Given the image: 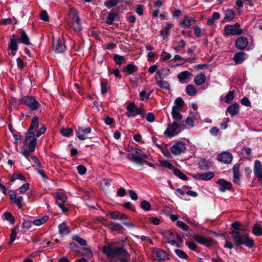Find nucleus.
<instances>
[{
  "instance_id": "38",
  "label": "nucleus",
  "mask_w": 262,
  "mask_h": 262,
  "mask_svg": "<svg viewBox=\"0 0 262 262\" xmlns=\"http://www.w3.org/2000/svg\"><path fill=\"white\" fill-rule=\"evenodd\" d=\"M69 15L71 19L70 20H77L80 18L78 14V12L73 8H70Z\"/></svg>"
},
{
  "instance_id": "60",
  "label": "nucleus",
  "mask_w": 262,
  "mask_h": 262,
  "mask_svg": "<svg viewBox=\"0 0 262 262\" xmlns=\"http://www.w3.org/2000/svg\"><path fill=\"white\" fill-rule=\"evenodd\" d=\"M31 227V222L29 221H25L21 226L22 228L24 230V231L25 232L27 230H28Z\"/></svg>"
},
{
  "instance_id": "61",
  "label": "nucleus",
  "mask_w": 262,
  "mask_h": 262,
  "mask_svg": "<svg viewBox=\"0 0 262 262\" xmlns=\"http://www.w3.org/2000/svg\"><path fill=\"white\" fill-rule=\"evenodd\" d=\"M144 10V6L142 5H138L136 8V12L139 15H142L143 14V11Z\"/></svg>"
},
{
  "instance_id": "11",
  "label": "nucleus",
  "mask_w": 262,
  "mask_h": 262,
  "mask_svg": "<svg viewBox=\"0 0 262 262\" xmlns=\"http://www.w3.org/2000/svg\"><path fill=\"white\" fill-rule=\"evenodd\" d=\"M91 128L90 127L85 128L79 127L76 130V136L79 140H84L88 138V135L91 133Z\"/></svg>"
},
{
  "instance_id": "26",
  "label": "nucleus",
  "mask_w": 262,
  "mask_h": 262,
  "mask_svg": "<svg viewBox=\"0 0 262 262\" xmlns=\"http://www.w3.org/2000/svg\"><path fill=\"white\" fill-rule=\"evenodd\" d=\"M198 165L201 170H207L211 166V163L209 160L201 158L199 161Z\"/></svg>"
},
{
  "instance_id": "55",
  "label": "nucleus",
  "mask_w": 262,
  "mask_h": 262,
  "mask_svg": "<svg viewBox=\"0 0 262 262\" xmlns=\"http://www.w3.org/2000/svg\"><path fill=\"white\" fill-rule=\"evenodd\" d=\"M23 198L22 196H19L16 198V199L13 201V202L16 204L17 206L19 209H21L23 207Z\"/></svg>"
},
{
  "instance_id": "27",
  "label": "nucleus",
  "mask_w": 262,
  "mask_h": 262,
  "mask_svg": "<svg viewBox=\"0 0 262 262\" xmlns=\"http://www.w3.org/2000/svg\"><path fill=\"white\" fill-rule=\"evenodd\" d=\"M136 107V104L134 102H130L129 103L127 107H126V110L127 112L126 113V116L128 117H135L136 116V113L135 111L134 110V108Z\"/></svg>"
},
{
  "instance_id": "53",
  "label": "nucleus",
  "mask_w": 262,
  "mask_h": 262,
  "mask_svg": "<svg viewBox=\"0 0 262 262\" xmlns=\"http://www.w3.org/2000/svg\"><path fill=\"white\" fill-rule=\"evenodd\" d=\"M6 220L10 222L11 224H13L14 223V218L13 215L9 212H5L4 214Z\"/></svg>"
},
{
  "instance_id": "17",
  "label": "nucleus",
  "mask_w": 262,
  "mask_h": 262,
  "mask_svg": "<svg viewBox=\"0 0 262 262\" xmlns=\"http://www.w3.org/2000/svg\"><path fill=\"white\" fill-rule=\"evenodd\" d=\"M217 183L220 185L219 189L221 192H225L226 190H230L231 188L232 184L231 182L227 181L225 179H219Z\"/></svg>"
},
{
  "instance_id": "62",
  "label": "nucleus",
  "mask_w": 262,
  "mask_h": 262,
  "mask_svg": "<svg viewBox=\"0 0 262 262\" xmlns=\"http://www.w3.org/2000/svg\"><path fill=\"white\" fill-rule=\"evenodd\" d=\"M185 122L186 123V125H188V127H192L194 125V120L192 117H188L185 120Z\"/></svg>"
},
{
  "instance_id": "46",
  "label": "nucleus",
  "mask_w": 262,
  "mask_h": 262,
  "mask_svg": "<svg viewBox=\"0 0 262 262\" xmlns=\"http://www.w3.org/2000/svg\"><path fill=\"white\" fill-rule=\"evenodd\" d=\"M38 127V119L37 117H33L32 119L31 125L29 128L30 130H33Z\"/></svg>"
},
{
  "instance_id": "31",
  "label": "nucleus",
  "mask_w": 262,
  "mask_h": 262,
  "mask_svg": "<svg viewBox=\"0 0 262 262\" xmlns=\"http://www.w3.org/2000/svg\"><path fill=\"white\" fill-rule=\"evenodd\" d=\"M163 236L167 241L171 240L173 238L179 239L180 236L170 230L164 231L163 233Z\"/></svg>"
},
{
  "instance_id": "1",
  "label": "nucleus",
  "mask_w": 262,
  "mask_h": 262,
  "mask_svg": "<svg viewBox=\"0 0 262 262\" xmlns=\"http://www.w3.org/2000/svg\"><path fill=\"white\" fill-rule=\"evenodd\" d=\"M125 241H119L114 242L113 244L118 247H113V245H108L102 249V252L108 257L115 258L116 256L123 257H129L130 255L127 250L124 247Z\"/></svg>"
},
{
  "instance_id": "52",
  "label": "nucleus",
  "mask_w": 262,
  "mask_h": 262,
  "mask_svg": "<svg viewBox=\"0 0 262 262\" xmlns=\"http://www.w3.org/2000/svg\"><path fill=\"white\" fill-rule=\"evenodd\" d=\"M171 57V55H170V54L164 51L161 53L160 60L162 61H165L169 59Z\"/></svg>"
},
{
  "instance_id": "32",
  "label": "nucleus",
  "mask_w": 262,
  "mask_h": 262,
  "mask_svg": "<svg viewBox=\"0 0 262 262\" xmlns=\"http://www.w3.org/2000/svg\"><path fill=\"white\" fill-rule=\"evenodd\" d=\"M206 81V76L203 73H200L194 79V82L197 85H201L204 83Z\"/></svg>"
},
{
  "instance_id": "58",
  "label": "nucleus",
  "mask_w": 262,
  "mask_h": 262,
  "mask_svg": "<svg viewBox=\"0 0 262 262\" xmlns=\"http://www.w3.org/2000/svg\"><path fill=\"white\" fill-rule=\"evenodd\" d=\"M177 225L178 227H179L182 229L187 231L189 229L188 226L184 222L181 221H178L177 222Z\"/></svg>"
},
{
  "instance_id": "59",
  "label": "nucleus",
  "mask_w": 262,
  "mask_h": 262,
  "mask_svg": "<svg viewBox=\"0 0 262 262\" xmlns=\"http://www.w3.org/2000/svg\"><path fill=\"white\" fill-rule=\"evenodd\" d=\"M186 46V42L184 40H181L179 42L177 46L174 48V50L176 52H178L181 49L185 48Z\"/></svg>"
},
{
  "instance_id": "25",
  "label": "nucleus",
  "mask_w": 262,
  "mask_h": 262,
  "mask_svg": "<svg viewBox=\"0 0 262 262\" xmlns=\"http://www.w3.org/2000/svg\"><path fill=\"white\" fill-rule=\"evenodd\" d=\"M80 20V19L77 20H69L68 23L69 27L73 28L76 31H80L82 27Z\"/></svg>"
},
{
  "instance_id": "39",
  "label": "nucleus",
  "mask_w": 262,
  "mask_h": 262,
  "mask_svg": "<svg viewBox=\"0 0 262 262\" xmlns=\"http://www.w3.org/2000/svg\"><path fill=\"white\" fill-rule=\"evenodd\" d=\"M186 92L189 96H194L197 94V90L192 84H189L186 86Z\"/></svg>"
},
{
  "instance_id": "16",
  "label": "nucleus",
  "mask_w": 262,
  "mask_h": 262,
  "mask_svg": "<svg viewBox=\"0 0 262 262\" xmlns=\"http://www.w3.org/2000/svg\"><path fill=\"white\" fill-rule=\"evenodd\" d=\"M248 45V40L246 37L244 36L238 37L235 41V46L239 50H244Z\"/></svg>"
},
{
  "instance_id": "28",
  "label": "nucleus",
  "mask_w": 262,
  "mask_h": 262,
  "mask_svg": "<svg viewBox=\"0 0 262 262\" xmlns=\"http://www.w3.org/2000/svg\"><path fill=\"white\" fill-rule=\"evenodd\" d=\"M59 233L60 235L63 236L69 234L70 232L69 228L64 222L60 224L58 226Z\"/></svg>"
},
{
  "instance_id": "63",
  "label": "nucleus",
  "mask_w": 262,
  "mask_h": 262,
  "mask_svg": "<svg viewBox=\"0 0 262 262\" xmlns=\"http://www.w3.org/2000/svg\"><path fill=\"white\" fill-rule=\"evenodd\" d=\"M30 188V184L29 183H25L23 184L18 188L20 193H24L28 190Z\"/></svg>"
},
{
  "instance_id": "7",
  "label": "nucleus",
  "mask_w": 262,
  "mask_h": 262,
  "mask_svg": "<svg viewBox=\"0 0 262 262\" xmlns=\"http://www.w3.org/2000/svg\"><path fill=\"white\" fill-rule=\"evenodd\" d=\"M54 195L56 198L57 204L59 207L62 210V212H68L69 210L68 209L64 206V203L67 201V196L61 192L55 193Z\"/></svg>"
},
{
  "instance_id": "3",
  "label": "nucleus",
  "mask_w": 262,
  "mask_h": 262,
  "mask_svg": "<svg viewBox=\"0 0 262 262\" xmlns=\"http://www.w3.org/2000/svg\"><path fill=\"white\" fill-rule=\"evenodd\" d=\"M130 152V154L127 155V158L136 164L142 165L144 164V160L147 159V156L139 148H132Z\"/></svg>"
},
{
  "instance_id": "18",
  "label": "nucleus",
  "mask_w": 262,
  "mask_h": 262,
  "mask_svg": "<svg viewBox=\"0 0 262 262\" xmlns=\"http://www.w3.org/2000/svg\"><path fill=\"white\" fill-rule=\"evenodd\" d=\"M170 73V70L167 68H163L160 70L157 71L155 79H164L169 75Z\"/></svg>"
},
{
  "instance_id": "4",
  "label": "nucleus",
  "mask_w": 262,
  "mask_h": 262,
  "mask_svg": "<svg viewBox=\"0 0 262 262\" xmlns=\"http://www.w3.org/2000/svg\"><path fill=\"white\" fill-rule=\"evenodd\" d=\"M19 104H24L31 111H36L40 107L39 103L31 96H24L18 100Z\"/></svg>"
},
{
  "instance_id": "51",
  "label": "nucleus",
  "mask_w": 262,
  "mask_h": 262,
  "mask_svg": "<svg viewBox=\"0 0 262 262\" xmlns=\"http://www.w3.org/2000/svg\"><path fill=\"white\" fill-rule=\"evenodd\" d=\"M174 252L176 254L181 258L187 259L188 258L187 254L180 249H176Z\"/></svg>"
},
{
  "instance_id": "36",
  "label": "nucleus",
  "mask_w": 262,
  "mask_h": 262,
  "mask_svg": "<svg viewBox=\"0 0 262 262\" xmlns=\"http://www.w3.org/2000/svg\"><path fill=\"white\" fill-rule=\"evenodd\" d=\"M191 75V73L188 71H183L180 73L178 75L179 81L183 83L184 81Z\"/></svg>"
},
{
  "instance_id": "54",
  "label": "nucleus",
  "mask_w": 262,
  "mask_h": 262,
  "mask_svg": "<svg viewBox=\"0 0 262 262\" xmlns=\"http://www.w3.org/2000/svg\"><path fill=\"white\" fill-rule=\"evenodd\" d=\"M141 206L142 209L146 211H149L151 209V205L147 201H143L141 202Z\"/></svg>"
},
{
  "instance_id": "47",
  "label": "nucleus",
  "mask_w": 262,
  "mask_h": 262,
  "mask_svg": "<svg viewBox=\"0 0 262 262\" xmlns=\"http://www.w3.org/2000/svg\"><path fill=\"white\" fill-rule=\"evenodd\" d=\"M173 173L176 176L183 180H186L187 179V176L179 169L175 168L174 169Z\"/></svg>"
},
{
  "instance_id": "43",
  "label": "nucleus",
  "mask_w": 262,
  "mask_h": 262,
  "mask_svg": "<svg viewBox=\"0 0 262 262\" xmlns=\"http://www.w3.org/2000/svg\"><path fill=\"white\" fill-rule=\"evenodd\" d=\"M28 144L29 150L30 152H33L35 150V146L37 144L36 138H34L31 140L29 142H26Z\"/></svg>"
},
{
  "instance_id": "19",
  "label": "nucleus",
  "mask_w": 262,
  "mask_h": 262,
  "mask_svg": "<svg viewBox=\"0 0 262 262\" xmlns=\"http://www.w3.org/2000/svg\"><path fill=\"white\" fill-rule=\"evenodd\" d=\"M155 81L157 85L161 89L164 90L166 92H170V86L168 81L164 80L163 79H155Z\"/></svg>"
},
{
  "instance_id": "33",
  "label": "nucleus",
  "mask_w": 262,
  "mask_h": 262,
  "mask_svg": "<svg viewBox=\"0 0 262 262\" xmlns=\"http://www.w3.org/2000/svg\"><path fill=\"white\" fill-rule=\"evenodd\" d=\"M20 39L19 40V42H21L26 45L29 46L31 43L30 41L29 38L26 33L24 31L20 32Z\"/></svg>"
},
{
  "instance_id": "30",
  "label": "nucleus",
  "mask_w": 262,
  "mask_h": 262,
  "mask_svg": "<svg viewBox=\"0 0 262 262\" xmlns=\"http://www.w3.org/2000/svg\"><path fill=\"white\" fill-rule=\"evenodd\" d=\"M245 53L243 52H237L234 54L233 60L236 64L241 63L245 60Z\"/></svg>"
},
{
  "instance_id": "14",
  "label": "nucleus",
  "mask_w": 262,
  "mask_h": 262,
  "mask_svg": "<svg viewBox=\"0 0 262 262\" xmlns=\"http://www.w3.org/2000/svg\"><path fill=\"white\" fill-rule=\"evenodd\" d=\"M232 155L228 152H223L219 155L217 160L221 162L229 164L232 161Z\"/></svg>"
},
{
  "instance_id": "5",
  "label": "nucleus",
  "mask_w": 262,
  "mask_h": 262,
  "mask_svg": "<svg viewBox=\"0 0 262 262\" xmlns=\"http://www.w3.org/2000/svg\"><path fill=\"white\" fill-rule=\"evenodd\" d=\"M239 27L238 23H235L233 25H227L224 28L225 34L227 35H239L243 32L242 29H239Z\"/></svg>"
},
{
  "instance_id": "49",
  "label": "nucleus",
  "mask_w": 262,
  "mask_h": 262,
  "mask_svg": "<svg viewBox=\"0 0 262 262\" xmlns=\"http://www.w3.org/2000/svg\"><path fill=\"white\" fill-rule=\"evenodd\" d=\"M72 239L77 241L80 245L84 246L86 244V241L82 238H81L77 235H74L72 236Z\"/></svg>"
},
{
  "instance_id": "22",
  "label": "nucleus",
  "mask_w": 262,
  "mask_h": 262,
  "mask_svg": "<svg viewBox=\"0 0 262 262\" xmlns=\"http://www.w3.org/2000/svg\"><path fill=\"white\" fill-rule=\"evenodd\" d=\"M239 106L237 103L230 105L226 110V112L229 113L232 116L237 115L239 113Z\"/></svg>"
},
{
  "instance_id": "10",
  "label": "nucleus",
  "mask_w": 262,
  "mask_h": 262,
  "mask_svg": "<svg viewBox=\"0 0 262 262\" xmlns=\"http://www.w3.org/2000/svg\"><path fill=\"white\" fill-rule=\"evenodd\" d=\"M18 42L19 43V41L17 38V36L13 34L11 36L10 41L8 46V49L12 51L10 54L12 56L15 55L16 51L18 49Z\"/></svg>"
},
{
  "instance_id": "2",
  "label": "nucleus",
  "mask_w": 262,
  "mask_h": 262,
  "mask_svg": "<svg viewBox=\"0 0 262 262\" xmlns=\"http://www.w3.org/2000/svg\"><path fill=\"white\" fill-rule=\"evenodd\" d=\"M230 233L236 246L245 245L250 248L253 247L254 246V241L249 237L248 234L245 231H242V230H233Z\"/></svg>"
},
{
  "instance_id": "44",
  "label": "nucleus",
  "mask_w": 262,
  "mask_h": 262,
  "mask_svg": "<svg viewBox=\"0 0 262 262\" xmlns=\"http://www.w3.org/2000/svg\"><path fill=\"white\" fill-rule=\"evenodd\" d=\"M119 3V0H106L104 6L108 9L116 6Z\"/></svg>"
},
{
  "instance_id": "45",
  "label": "nucleus",
  "mask_w": 262,
  "mask_h": 262,
  "mask_svg": "<svg viewBox=\"0 0 262 262\" xmlns=\"http://www.w3.org/2000/svg\"><path fill=\"white\" fill-rule=\"evenodd\" d=\"M114 60L116 63L118 65H121L125 62V58L123 56L118 54H115L114 56Z\"/></svg>"
},
{
  "instance_id": "21",
  "label": "nucleus",
  "mask_w": 262,
  "mask_h": 262,
  "mask_svg": "<svg viewBox=\"0 0 262 262\" xmlns=\"http://www.w3.org/2000/svg\"><path fill=\"white\" fill-rule=\"evenodd\" d=\"M214 176V173L212 171H209L202 174H198L194 176V178L197 180L208 181L211 179Z\"/></svg>"
},
{
  "instance_id": "13",
  "label": "nucleus",
  "mask_w": 262,
  "mask_h": 262,
  "mask_svg": "<svg viewBox=\"0 0 262 262\" xmlns=\"http://www.w3.org/2000/svg\"><path fill=\"white\" fill-rule=\"evenodd\" d=\"M193 239L199 244L205 246H209L212 244V239H208L205 237L199 234L194 235L193 236Z\"/></svg>"
},
{
  "instance_id": "23",
  "label": "nucleus",
  "mask_w": 262,
  "mask_h": 262,
  "mask_svg": "<svg viewBox=\"0 0 262 262\" xmlns=\"http://www.w3.org/2000/svg\"><path fill=\"white\" fill-rule=\"evenodd\" d=\"M180 110H177L175 107L172 108V118L174 120L173 122H177L178 123H181L183 118L182 114L180 113Z\"/></svg>"
},
{
  "instance_id": "40",
  "label": "nucleus",
  "mask_w": 262,
  "mask_h": 262,
  "mask_svg": "<svg viewBox=\"0 0 262 262\" xmlns=\"http://www.w3.org/2000/svg\"><path fill=\"white\" fill-rule=\"evenodd\" d=\"M48 219V215H44L40 219L34 220L33 221V224L35 226H40L47 222Z\"/></svg>"
},
{
  "instance_id": "57",
  "label": "nucleus",
  "mask_w": 262,
  "mask_h": 262,
  "mask_svg": "<svg viewBox=\"0 0 262 262\" xmlns=\"http://www.w3.org/2000/svg\"><path fill=\"white\" fill-rule=\"evenodd\" d=\"M72 132L73 130L71 128L61 129L60 130V133L61 134V135L65 137L69 136L72 134Z\"/></svg>"
},
{
  "instance_id": "20",
  "label": "nucleus",
  "mask_w": 262,
  "mask_h": 262,
  "mask_svg": "<svg viewBox=\"0 0 262 262\" xmlns=\"http://www.w3.org/2000/svg\"><path fill=\"white\" fill-rule=\"evenodd\" d=\"M224 17L222 20L223 23L231 21L235 17V13L234 11L230 9H227L224 12Z\"/></svg>"
},
{
  "instance_id": "42",
  "label": "nucleus",
  "mask_w": 262,
  "mask_h": 262,
  "mask_svg": "<svg viewBox=\"0 0 262 262\" xmlns=\"http://www.w3.org/2000/svg\"><path fill=\"white\" fill-rule=\"evenodd\" d=\"M19 227L18 226H15L11 230V234L10 237V241L9 242V244L11 245L15 239L17 234L18 232Z\"/></svg>"
},
{
  "instance_id": "50",
  "label": "nucleus",
  "mask_w": 262,
  "mask_h": 262,
  "mask_svg": "<svg viewBox=\"0 0 262 262\" xmlns=\"http://www.w3.org/2000/svg\"><path fill=\"white\" fill-rule=\"evenodd\" d=\"M115 16L116 15L114 12H110L106 20V23L110 25H112Z\"/></svg>"
},
{
  "instance_id": "29",
  "label": "nucleus",
  "mask_w": 262,
  "mask_h": 262,
  "mask_svg": "<svg viewBox=\"0 0 262 262\" xmlns=\"http://www.w3.org/2000/svg\"><path fill=\"white\" fill-rule=\"evenodd\" d=\"M233 182L234 183L239 184L240 179H239V165L235 164L233 167Z\"/></svg>"
},
{
  "instance_id": "56",
  "label": "nucleus",
  "mask_w": 262,
  "mask_h": 262,
  "mask_svg": "<svg viewBox=\"0 0 262 262\" xmlns=\"http://www.w3.org/2000/svg\"><path fill=\"white\" fill-rule=\"evenodd\" d=\"M108 83L106 81L103 80L101 82V91L102 94H104L107 93V86Z\"/></svg>"
},
{
  "instance_id": "8",
  "label": "nucleus",
  "mask_w": 262,
  "mask_h": 262,
  "mask_svg": "<svg viewBox=\"0 0 262 262\" xmlns=\"http://www.w3.org/2000/svg\"><path fill=\"white\" fill-rule=\"evenodd\" d=\"M65 41L61 38L54 40L53 42V49L56 53H63L66 50V46L64 45Z\"/></svg>"
},
{
  "instance_id": "64",
  "label": "nucleus",
  "mask_w": 262,
  "mask_h": 262,
  "mask_svg": "<svg viewBox=\"0 0 262 262\" xmlns=\"http://www.w3.org/2000/svg\"><path fill=\"white\" fill-rule=\"evenodd\" d=\"M103 120L106 125H111L114 122V119L107 115L104 116Z\"/></svg>"
},
{
  "instance_id": "48",
  "label": "nucleus",
  "mask_w": 262,
  "mask_h": 262,
  "mask_svg": "<svg viewBox=\"0 0 262 262\" xmlns=\"http://www.w3.org/2000/svg\"><path fill=\"white\" fill-rule=\"evenodd\" d=\"M234 91H230L225 97V101L227 103H230L234 99Z\"/></svg>"
},
{
  "instance_id": "34",
  "label": "nucleus",
  "mask_w": 262,
  "mask_h": 262,
  "mask_svg": "<svg viewBox=\"0 0 262 262\" xmlns=\"http://www.w3.org/2000/svg\"><path fill=\"white\" fill-rule=\"evenodd\" d=\"M252 233L257 236L262 235V226L259 224H255L252 229Z\"/></svg>"
},
{
  "instance_id": "6",
  "label": "nucleus",
  "mask_w": 262,
  "mask_h": 262,
  "mask_svg": "<svg viewBox=\"0 0 262 262\" xmlns=\"http://www.w3.org/2000/svg\"><path fill=\"white\" fill-rule=\"evenodd\" d=\"M181 125H179L177 122H173L171 124H167V127L164 132V135L169 138H171L179 133L178 129L180 127Z\"/></svg>"
},
{
  "instance_id": "37",
  "label": "nucleus",
  "mask_w": 262,
  "mask_h": 262,
  "mask_svg": "<svg viewBox=\"0 0 262 262\" xmlns=\"http://www.w3.org/2000/svg\"><path fill=\"white\" fill-rule=\"evenodd\" d=\"M184 105V102L183 99L181 97H179L176 99L174 102V105L172 106V108L174 107L177 108V110H181Z\"/></svg>"
},
{
  "instance_id": "12",
  "label": "nucleus",
  "mask_w": 262,
  "mask_h": 262,
  "mask_svg": "<svg viewBox=\"0 0 262 262\" xmlns=\"http://www.w3.org/2000/svg\"><path fill=\"white\" fill-rule=\"evenodd\" d=\"M196 20L194 17L186 15L184 16L183 20L179 24L182 28H189L191 26L195 23Z\"/></svg>"
},
{
  "instance_id": "9",
  "label": "nucleus",
  "mask_w": 262,
  "mask_h": 262,
  "mask_svg": "<svg viewBox=\"0 0 262 262\" xmlns=\"http://www.w3.org/2000/svg\"><path fill=\"white\" fill-rule=\"evenodd\" d=\"M186 150V145L182 141H177L170 147L171 153L175 155H180L182 152H184Z\"/></svg>"
},
{
  "instance_id": "35",
  "label": "nucleus",
  "mask_w": 262,
  "mask_h": 262,
  "mask_svg": "<svg viewBox=\"0 0 262 262\" xmlns=\"http://www.w3.org/2000/svg\"><path fill=\"white\" fill-rule=\"evenodd\" d=\"M108 228L112 231L120 232L122 229V226L118 223H111L107 225Z\"/></svg>"
},
{
  "instance_id": "41",
  "label": "nucleus",
  "mask_w": 262,
  "mask_h": 262,
  "mask_svg": "<svg viewBox=\"0 0 262 262\" xmlns=\"http://www.w3.org/2000/svg\"><path fill=\"white\" fill-rule=\"evenodd\" d=\"M172 28V25L169 23H167L166 26L164 29L161 30L160 35L164 37H166L168 35V32Z\"/></svg>"
},
{
  "instance_id": "24",
  "label": "nucleus",
  "mask_w": 262,
  "mask_h": 262,
  "mask_svg": "<svg viewBox=\"0 0 262 262\" xmlns=\"http://www.w3.org/2000/svg\"><path fill=\"white\" fill-rule=\"evenodd\" d=\"M138 70L137 67L133 63L128 64L123 69V72L126 75H131Z\"/></svg>"
},
{
  "instance_id": "15",
  "label": "nucleus",
  "mask_w": 262,
  "mask_h": 262,
  "mask_svg": "<svg viewBox=\"0 0 262 262\" xmlns=\"http://www.w3.org/2000/svg\"><path fill=\"white\" fill-rule=\"evenodd\" d=\"M154 254L158 261H165L169 259L168 254L162 249H157L154 252Z\"/></svg>"
}]
</instances>
